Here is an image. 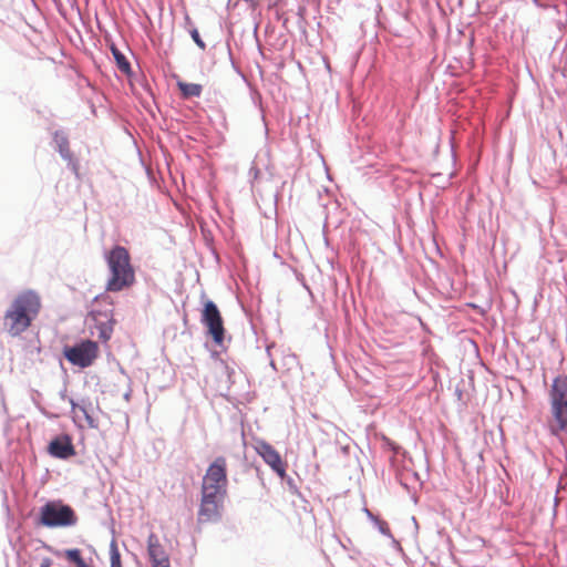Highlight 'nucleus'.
I'll list each match as a JSON object with an SVG mask.
<instances>
[{"label": "nucleus", "instance_id": "6e6552de", "mask_svg": "<svg viewBox=\"0 0 567 567\" xmlns=\"http://www.w3.org/2000/svg\"><path fill=\"white\" fill-rule=\"evenodd\" d=\"M202 322L207 328V332L213 338L214 342L221 344L225 337L224 321L220 311L212 300H207L204 303Z\"/></svg>", "mask_w": 567, "mask_h": 567}, {"label": "nucleus", "instance_id": "20e7f679", "mask_svg": "<svg viewBox=\"0 0 567 567\" xmlns=\"http://www.w3.org/2000/svg\"><path fill=\"white\" fill-rule=\"evenodd\" d=\"M78 522V516L73 508L63 504L61 501L48 502L41 507L40 523L43 526L68 527L73 526Z\"/></svg>", "mask_w": 567, "mask_h": 567}, {"label": "nucleus", "instance_id": "423d86ee", "mask_svg": "<svg viewBox=\"0 0 567 567\" xmlns=\"http://www.w3.org/2000/svg\"><path fill=\"white\" fill-rule=\"evenodd\" d=\"M99 353V346L92 340H83L72 347H65L63 350L64 358L73 365L80 368L92 365Z\"/></svg>", "mask_w": 567, "mask_h": 567}, {"label": "nucleus", "instance_id": "f3484780", "mask_svg": "<svg viewBox=\"0 0 567 567\" xmlns=\"http://www.w3.org/2000/svg\"><path fill=\"white\" fill-rule=\"evenodd\" d=\"M110 560L111 567H122L121 554L115 540L110 544Z\"/></svg>", "mask_w": 567, "mask_h": 567}, {"label": "nucleus", "instance_id": "ddd939ff", "mask_svg": "<svg viewBox=\"0 0 567 567\" xmlns=\"http://www.w3.org/2000/svg\"><path fill=\"white\" fill-rule=\"evenodd\" d=\"M71 411L74 420L79 421L80 426H86L89 429H97V421L91 415L86 406L71 401Z\"/></svg>", "mask_w": 567, "mask_h": 567}, {"label": "nucleus", "instance_id": "9b49d317", "mask_svg": "<svg viewBox=\"0 0 567 567\" xmlns=\"http://www.w3.org/2000/svg\"><path fill=\"white\" fill-rule=\"evenodd\" d=\"M147 553L153 567H171L169 557L154 533L147 538Z\"/></svg>", "mask_w": 567, "mask_h": 567}, {"label": "nucleus", "instance_id": "4468645a", "mask_svg": "<svg viewBox=\"0 0 567 567\" xmlns=\"http://www.w3.org/2000/svg\"><path fill=\"white\" fill-rule=\"evenodd\" d=\"M111 51L116 62L117 69L125 75H131V64L126 56L114 45H111Z\"/></svg>", "mask_w": 567, "mask_h": 567}, {"label": "nucleus", "instance_id": "2eb2a0df", "mask_svg": "<svg viewBox=\"0 0 567 567\" xmlns=\"http://www.w3.org/2000/svg\"><path fill=\"white\" fill-rule=\"evenodd\" d=\"M177 86L182 92L183 97H197L202 94L203 86L197 83H186L183 81L177 82Z\"/></svg>", "mask_w": 567, "mask_h": 567}, {"label": "nucleus", "instance_id": "f8f14e48", "mask_svg": "<svg viewBox=\"0 0 567 567\" xmlns=\"http://www.w3.org/2000/svg\"><path fill=\"white\" fill-rule=\"evenodd\" d=\"M49 453L58 458H68L75 454L70 436L62 435L52 440L48 447Z\"/></svg>", "mask_w": 567, "mask_h": 567}, {"label": "nucleus", "instance_id": "7ed1b4c3", "mask_svg": "<svg viewBox=\"0 0 567 567\" xmlns=\"http://www.w3.org/2000/svg\"><path fill=\"white\" fill-rule=\"evenodd\" d=\"M104 258L110 274L105 286L106 291L120 292L134 286L135 268L132 265L131 254L124 246H113L105 251Z\"/></svg>", "mask_w": 567, "mask_h": 567}, {"label": "nucleus", "instance_id": "dca6fc26", "mask_svg": "<svg viewBox=\"0 0 567 567\" xmlns=\"http://www.w3.org/2000/svg\"><path fill=\"white\" fill-rule=\"evenodd\" d=\"M64 556L70 563L76 565V567H89L81 556V550L78 548L65 550Z\"/></svg>", "mask_w": 567, "mask_h": 567}, {"label": "nucleus", "instance_id": "f03ea898", "mask_svg": "<svg viewBox=\"0 0 567 567\" xmlns=\"http://www.w3.org/2000/svg\"><path fill=\"white\" fill-rule=\"evenodd\" d=\"M41 309L42 299L39 292L32 289L18 292L3 313V331L12 338L20 337L32 326Z\"/></svg>", "mask_w": 567, "mask_h": 567}, {"label": "nucleus", "instance_id": "1a4fd4ad", "mask_svg": "<svg viewBox=\"0 0 567 567\" xmlns=\"http://www.w3.org/2000/svg\"><path fill=\"white\" fill-rule=\"evenodd\" d=\"M256 453L261 456L266 464H268L274 472L281 478L286 476V463L282 461L280 454L272 445L264 440H257L254 444Z\"/></svg>", "mask_w": 567, "mask_h": 567}, {"label": "nucleus", "instance_id": "0eeeda50", "mask_svg": "<svg viewBox=\"0 0 567 567\" xmlns=\"http://www.w3.org/2000/svg\"><path fill=\"white\" fill-rule=\"evenodd\" d=\"M553 413L559 430L567 426V377L554 380L551 389Z\"/></svg>", "mask_w": 567, "mask_h": 567}, {"label": "nucleus", "instance_id": "6ab92c4d", "mask_svg": "<svg viewBox=\"0 0 567 567\" xmlns=\"http://www.w3.org/2000/svg\"><path fill=\"white\" fill-rule=\"evenodd\" d=\"M286 2L287 0H277L275 2V7H277L278 9H284L286 7Z\"/></svg>", "mask_w": 567, "mask_h": 567}, {"label": "nucleus", "instance_id": "a211bd4d", "mask_svg": "<svg viewBox=\"0 0 567 567\" xmlns=\"http://www.w3.org/2000/svg\"><path fill=\"white\" fill-rule=\"evenodd\" d=\"M192 38L193 40L195 41V43L200 48V49H205V43L204 41L202 40L198 31L196 29H194L192 32Z\"/></svg>", "mask_w": 567, "mask_h": 567}, {"label": "nucleus", "instance_id": "f257e3e1", "mask_svg": "<svg viewBox=\"0 0 567 567\" xmlns=\"http://www.w3.org/2000/svg\"><path fill=\"white\" fill-rule=\"evenodd\" d=\"M228 487V463L217 456L208 465L200 486V503L197 513L199 524L215 522L220 517Z\"/></svg>", "mask_w": 567, "mask_h": 567}, {"label": "nucleus", "instance_id": "9d476101", "mask_svg": "<svg viewBox=\"0 0 567 567\" xmlns=\"http://www.w3.org/2000/svg\"><path fill=\"white\" fill-rule=\"evenodd\" d=\"M257 3L255 0H228V19L231 23L249 18L254 14Z\"/></svg>", "mask_w": 567, "mask_h": 567}, {"label": "nucleus", "instance_id": "39448f33", "mask_svg": "<svg viewBox=\"0 0 567 567\" xmlns=\"http://www.w3.org/2000/svg\"><path fill=\"white\" fill-rule=\"evenodd\" d=\"M105 303L103 309L95 308L91 312V320L93 324L90 326L91 334H96L100 340L107 342L113 333L115 320L113 318V307L107 302V298L97 300V306Z\"/></svg>", "mask_w": 567, "mask_h": 567}, {"label": "nucleus", "instance_id": "aec40b11", "mask_svg": "<svg viewBox=\"0 0 567 567\" xmlns=\"http://www.w3.org/2000/svg\"><path fill=\"white\" fill-rule=\"evenodd\" d=\"M42 567H49V561L42 565Z\"/></svg>", "mask_w": 567, "mask_h": 567}]
</instances>
